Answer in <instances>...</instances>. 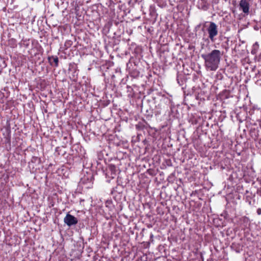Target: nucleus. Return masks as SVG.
I'll return each mask as SVG.
<instances>
[{
  "instance_id": "nucleus-4",
  "label": "nucleus",
  "mask_w": 261,
  "mask_h": 261,
  "mask_svg": "<svg viewBox=\"0 0 261 261\" xmlns=\"http://www.w3.org/2000/svg\"><path fill=\"white\" fill-rule=\"evenodd\" d=\"M116 167L114 165L110 164L106 169V176L111 179H113L116 175Z\"/></svg>"
},
{
  "instance_id": "nucleus-13",
  "label": "nucleus",
  "mask_w": 261,
  "mask_h": 261,
  "mask_svg": "<svg viewBox=\"0 0 261 261\" xmlns=\"http://www.w3.org/2000/svg\"><path fill=\"white\" fill-rule=\"evenodd\" d=\"M32 161L33 162H36L38 161L39 163H40L41 159H40V158H39L37 156H33V158L32 159Z\"/></svg>"
},
{
  "instance_id": "nucleus-14",
  "label": "nucleus",
  "mask_w": 261,
  "mask_h": 261,
  "mask_svg": "<svg viewBox=\"0 0 261 261\" xmlns=\"http://www.w3.org/2000/svg\"><path fill=\"white\" fill-rule=\"evenodd\" d=\"M256 194L259 196H261V187L257 190Z\"/></svg>"
},
{
  "instance_id": "nucleus-10",
  "label": "nucleus",
  "mask_w": 261,
  "mask_h": 261,
  "mask_svg": "<svg viewBox=\"0 0 261 261\" xmlns=\"http://www.w3.org/2000/svg\"><path fill=\"white\" fill-rule=\"evenodd\" d=\"M259 48V45L257 42H255L252 46V48L251 51V54L254 55L257 53V50Z\"/></svg>"
},
{
  "instance_id": "nucleus-21",
  "label": "nucleus",
  "mask_w": 261,
  "mask_h": 261,
  "mask_svg": "<svg viewBox=\"0 0 261 261\" xmlns=\"http://www.w3.org/2000/svg\"><path fill=\"white\" fill-rule=\"evenodd\" d=\"M220 76H221V78L222 77V75L221 74H220Z\"/></svg>"
},
{
  "instance_id": "nucleus-11",
  "label": "nucleus",
  "mask_w": 261,
  "mask_h": 261,
  "mask_svg": "<svg viewBox=\"0 0 261 261\" xmlns=\"http://www.w3.org/2000/svg\"><path fill=\"white\" fill-rule=\"evenodd\" d=\"M136 127L138 130H143L144 128H146L147 127L144 122H139L136 125Z\"/></svg>"
},
{
  "instance_id": "nucleus-16",
  "label": "nucleus",
  "mask_w": 261,
  "mask_h": 261,
  "mask_svg": "<svg viewBox=\"0 0 261 261\" xmlns=\"http://www.w3.org/2000/svg\"><path fill=\"white\" fill-rule=\"evenodd\" d=\"M257 60L258 62H261V53L259 54V55L257 57Z\"/></svg>"
},
{
  "instance_id": "nucleus-9",
  "label": "nucleus",
  "mask_w": 261,
  "mask_h": 261,
  "mask_svg": "<svg viewBox=\"0 0 261 261\" xmlns=\"http://www.w3.org/2000/svg\"><path fill=\"white\" fill-rule=\"evenodd\" d=\"M199 5L201 9L204 11L207 10L208 9L210 6L209 4L206 0H201Z\"/></svg>"
},
{
  "instance_id": "nucleus-8",
  "label": "nucleus",
  "mask_w": 261,
  "mask_h": 261,
  "mask_svg": "<svg viewBox=\"0 0 261 261\" xmlns=\"http://www.w3.org/2000/svg\"><path fill=\"white\" fill-rule=\"evenodd\" d=\"M48 61L51 66H58L59 59L57 56H50L48 57Z\"/></svg>"
},
{
  "instance_id": "nucleus-1",
  "label": "nucleus",
  "mask_w": 261,
  "mask_h": 261,
  "mask_svg": "<svg viewBox=\"0 0 261 261\" xmlns=\"http://www.w3.org/2000/svg\"><path fill=\"white\" fill-rule=\"evenodd\" d=\"M223 51L218 49H214L208 54H201V58L204 60V66L210 71L216 70L220 64Z\"/></svg>"
},
{
  "instance_id": "nucleus-3",
  "label": "nucleus",
  "mask_w": 261,
  "mask_h": 261,
  "mask_svg": "<svg viewBox=\"0 0 261 261\" xmlns=\"http://www.w3.org/2000/svg\"><path fill=\"white\" fill-rule=\"evenodd\" d=\"M169 102V99L166 97H162L160 99V103L155 106V108L160 109V110L156 111L155 113L156 114H160L161 110H166L168 109L167 102Z\"/></svg>"
},
{
  "instance_id": "nucleus-2",
  "label": "nucleus",
  "mask_w": 261,
  "mask_h": 261,
  "mask_svg": "<svg viewBox=\"0 0 261 261\" xmlns=\"http://www.w3.org/2000/svg\"><path fill=\"white\" fill-rule=\"evenodd\" d=\"M207 31L208 34L209 39L212 42H214L216 40L215 37L217 36L218 34V26L215 22H210Z\"/></svg>"
},
{
  "instance_id": "nucleus-15",
  "label": "nucleus",
  "mask_w": 261,
  "mask_h": 261,
  "mask_svg": "<svg viewBox=\"0 0 261 261\" xmlns=\"http://www.w3.org/2000/svg\"><path fill=\"white\" fill-rule=\"evenodd\" d=\"M256 213L258 215H261V208H258L257 209Z\"/></svg>"
},
{
  "instance_id": "nucleus-19",
  "label": "nucleus",
  "mask_w": 261,
  "mask_h": 261,
  "mask_svg": "<svg viewBox=\"0 0 261 261\" xmlns=\"http://www.w3.org/2000/svg\"><path fill=\"white\" fill-rule=\"evenodd\" d=\"M249 205H251V201H249Z\"/></svg>"
},
{
  "instance_id": "nucleus-5",
  "label": "nucleus",
  "mask_w": 261,
  "mask_h": 261,
  "mask_svg": "<svg viewBox=\"0 0 261 261\" xmlns=\"http://www.w3.org/2000/svg\"><path fill=\"white\" fill-rule=\"evenodd\" d=\"M64 222L66 224L67 226L70 227L72 225H76L78 221L76 218L68 213L64 218Z\"/></svg>"
},
{
  "instance_id": "nucleus-18",
  "label": "nucleus",
  "mask_w": 261,
  "mask_h": 261,
  "mask_svg": "<svg viewBox=\"0 0 261 261\" xmlns=\"http://www.w3.org/2000/svg\"><path fill=\"white\" fill-rule=\"evenodd\" d=\"M204 28H205V24H203V27L201 29L202 31L204 32V31H205Z\"/></svg>"
},
{
  "instance_id": "nucleus-6",
  "label": "nucleus",
  "mask_w": 261,
  "mask_h": 261,
  "mask_svg": "<svg viewBox=\"0 0 261 261\" xmlns=\"http://www.w3.org/2000/svg\"><path fill=\"white\" fill-rule=\"evenodd\" d=\"M249 3L248 0H241L239 3L240 10H242L245 14L249 13Z\"/></svg>"
},
{
  "instance_id": "nucleus-7",
  "label": "nucleus",
  "mask_w": 261,
  "mask_h": 261,
  "mask_svg": "<svg viewBox=\"0 0 261 261\" xmlns=\"http://www.w3.org/2000/svg\"><path fill=\"white\" fill-rule=\"evenodd\" d=\"M149 15L150 16V19L155 21L156 19V17L158 14L156 13V10L154 6H150L149 8Z\"/></svg>"
},
{
  "instance_id": "nucleus-20",
  "label": "nucleus",
  "mask_w": 261,
  "mask_h": 261,
  "mask_svg": "<svg viewBox=\"0 0 261 261\" xmlns=\"http://www.w3.org/2000/svg\"><path fill=\"white\" fill-rule=\"evenodd\" d=\"M152 237H153V234H151L150 236V238H152Z\"/></svg>"
},
{
  "instance_id": "nucleus-17",
  "label": "nucleus",
  "mask_w": 261,
  "mask_h": 261,
  "mask_svg": "<svg viewBox=\"0 0 261 261\" xmlns=\"http://www.w3.org/2000/svg\"><path fill=\"white\" fill-rule=\"evenodd\" d=\"M201 26V23H200L199 24H198L197 25H196V27H195V30L197 31L198 29H199Z\"/></svg>"
},
{
  "instance_id": "nucleus-12",
  "label": "nucleus",
  "mask_w": 261,
  "mask_h": 261,
  "mask_svg": "<svg viewBox=\"0 0 261 261\" xmlns=\"http://www.w3.org/2000/svg\"><path fill=\"white\" fill-rule=\"evenodd\" d=\"M72 44V42L71 40H67L65 41L64 44V49H67L70 47Z\"/></svg>"
}]
</instances>
